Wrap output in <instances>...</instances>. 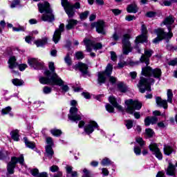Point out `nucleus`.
<instances>
[{"instance_id":"nucleus-1","label":"nucleus","mask_w":177,"mask_h":177,"mask_svg":"<svg viewBox=\"0 0 177 177\" xmlns=\"http://www.w3.org/2000/svg\"><path fill=\"white\" fill-rule=\"evenodd\" d=\"M141 74L147 78L141 77L138 87L141 93H145L146 91L148 92L151 91L150 85H153L156 82V80H161L162 72L158 68L153 69L147 65L146 67L142 68Z\"/></svg>"},{"instance_id":"nucleus-2","label":"nucleus","mask_w":177,"mask_h":177,"mask_svg":"<svg viewBox=\"0 0 177 177\" xmlns=\"http://www.w3.org/2000/svg\"><path fill=\"white\" fill-rule=\"evenodd\" d=\"M174 23H175V17L172 15L165 18L160 26L161 27L166 26L169 32H165L162 28H158L155 30V32L158 37L153 39V44H158V42H160L162 39H166L167 42H168V41L174 37V34L172 33V28L175 27V26L173 25Z\"/></svg>"},{"instance_id":"nucleus-3","label":"nucleus","mask_w":177,"mask_h":177,"mask_svg":"<svg viewBox=\"0 0 177 177\" xmlns=\"http://www.w3.org/2000/svg\"><path fill=\"white\" fill-rule=\"evenodd\" d=\"M49 70H46L44 73L46 77H40L39 81L40 84L43 85H48V84H56V82H58V84H62V78L57 75L56 73L55 63L49 62L48 64Z\"/></svg>"},{"instance_id":"nucleus-4","label":"nucleus","mask_w":177,"mask_h":177,"mask_svg":"<svg viewBox=\"0 0 177 177\" xmlns=\"http://www.w3.org/2000/svg\"><path fill=\"white\" fill-rule=\"evenodd\" d=\"M37 6L40 13L44 12L41 16L42 21H48V23L55 21V15H53V11L50 8V5L48 2L45 1L44 3H40Z\"/></svg>"},{"instance_id":"nucleus-5","label":"nucleus","mask_w":177,"mask_h":177,"mask_svg":"<svg viewBox=\"0 0 177 177\" xmlns=\"http://www.w3.org/2000/svg\"><path fill=\"white\" fill-rule=\"evenodd\" d=\"M71 106H73L69 111V114L68 115V120L73 121V122H76L78 124V121H81L82 120V115L81 114H78V109L75 107L77 106V101L71 100Z\"/></svg>"},{"instance_id":"nucleus-6","label":"nucleus","mask_w":177,"mask_h":177,"mask_svg":"<svg viewBox=\"0 0 177 177\" xmlns=\"http://www.w3.org/2000/svg\"><path fill=\"white\" fill-rule=\"evenodd\" d=\"M79 128H84V131L86 135H91L95 132V129L99 130V124L97 122L91 120L85 124V122L81 120L78 124Z\"/></svg>"},{"instance_id":"nucleus-7","label":"nucleus","mask_w":177,"mask_h":177,"mask_svg":"<svg viewBox=\"0 0 177 177\" xmlns=\"http://www.w3.org/2000/svg\"><path fill=\"white\" fill-rule=\"evenodd\" d=\"M125 111L129 114H133L135 110H140L142 109V103L138 100L129 99L125 101Z\"/></svg>"},{"instance_id":"nucleus-8","label":"nucleus","mask_w":177,"mask_h":177,"mask_svg":"<svg viewBox=\"0 0 177 177\" xmlns=\"http://www.w3.org/2000/svg\"><path fill=\"white\" fill-rule=\"evenodd\" d=\"M17 162L21 165H24V156L23 155H21L19 158L15 156L11 158V161L7 165V170L10 175L15 174V168H16Z\"/></svg>"},{"instance_id":"nucleus-9","label":"nucleus","mask_w":177,"mask_h":177,"mask_svg":"<svg viewBox=\"0 0 177 177\" xmlns=\"http://www.w3.org/2000/svg\"><path fill=\"white\" fill-rule=\"evenodd\" d=\"M8 67L10 68V70H12L11 72L13 73V74L17 75L19 74V72L17 71H14L15 68L18 67L20 71H24L28 66L26 64H19L17 62H16V57H11L8 59Z\"/></svg>"},{"instance_id":"nucleus-10","label":"nucleus","mask_w":177,"mask_h":177,"mask_svg":"<svg viewBox=\"0 0 177 177\" xmlns=\"http://www.w3.org/2000/svg\"><path fill=\"white\" fill-rule=\"evenodd\" d=\"M129 39H131L130 34L126 33L123 35L122 38L123 55H129L130 52H132V46Z\"/></svg>"},{"instance_id":"nucleus-11","label":"nucleus","mask_w":177,"mask_h":177,"mask_svg":"<svg viewBox=\"0 0 177 177\" xmlns=\"http://www.w3.org/2000/svg\"><path fill=\"white\" fill-rule=\"evenodd\" d=\"M113 73V65L111 64H108L105 71L98 73V84H104L106 82V77H110Z\"/></svg>"},{"instance_id":"nucleus-12","label":"nucleus","mask_w":177,"mask_h":177,"mask_svg":"<svg viewBox=\"0 0 177 177\" xmlns=\"http://www.w3.org/2000/svg\"><path fill=\"white\" fill-rule=\"evenodd\" d=\"M83 42L86 46V52H92V48L94 50H99L103 48V45L101 43L93 44V41L89 39H84Z\"/></svg>"},{"instance_id":"nucleus-13","label":"nucleus","mask_w":177,"mask_h":177,"mask_svg":"<svg viewBox=\"0 0 177 177\" xmlns=\"http://www.w3.org/2000/svg\"><path fill=\"white\" fill-rule=\"evenodd\" d=\"M135 42L136 44H143V42H147V28H146V26L142 25L141 35L136 37Z\"/></svg>"},{"instance_id":"nucleus-14","label":"nucleus","mask_w":177,"mask_h":177,"mask_svg":"<svg viewBox=\"0 0 177 177\" xmlns=\"http://www.w3.org/2000/svg\"><path fill=\"white\" fill-rule=\"evenodd\" d=\"M153 53H154L153 50L145 49L144 54H142L140 58L141 63H145L146 66H149V64H150V58Z\"/></svg>"},{"instance_id":"nucleus-15","label":"nucleus","mask_w":177,"mask_h":177,"mask_svg":"<svg viewBox=\"0 0 177 177\" xmlns=\"http://www.w3.org/2000/svg\"><path fill=\"white\" fill-rule=\"evenodd\" d=\"M96 28L97 32L98 34H102V35H106V30H104V27H106V24L103 21H98L97 22H94L91 24L92 28Z\"/></svg>"},{"instance_id":"nucleus-16","label":"nucleus","mask_w":177,"mask_h":177,"mask_svg":"<svg viewBox=\"0 0 177 177\" xmlns=\"http://www.w3.org/2000/svg\"><path fill=\"white\" fill-rule=\"evenodd\" d=\"M149 149L150 151L152 152V154H154L156 158L162 160V153H161V151H160V149L156 142H151L149 146Z\"/></svg>"},{"instance_id":"nucleus-17","label":"nucleus","mask_w":177,"mask_h":177,"mask_svg":"<svg viewBox=\"0 0 177 177\" xmlns=\"http://www.w3.org/2000/svg\"><path fill=\"white\" fill-rule=\"evenodd\" d=\"M63 31H64V24H60L59 28L55 30L53 37V41L55 44H57V42L60 41L62 32H63Z\"/></svg>"},{"instance_id":"nucleus-18","label":"nucleus","mask_w":177,"mask_h":177,"mask_svg":"<svg viewBox=\"0 0 177 177\" xmlns=\"http://www.w3.org/2000/svg\"><path fill=\"white\" fill-rule=\"evenodd\" d=\"M28 64L32 68L35 70H38V68H41L42 66H44V63L38 60V59L35 58H30L28 59Z\"/></svg>"},{"instance_id":"nucleus-19","label":"nucleus","mask_w":177,"mask_h":177,"mask_svg":"<svg viewBox=\"0 0 177 177\" xmlns=\"http://www.w3.org/2000/svg\"><path fill=\"white\" fill-rule=\"evenodd\" d=\"M62 5L64 8V10L69 17H73L74 15V11L73 10V8L70 5L68 0H62Z\"/></svg>"},{"instance_id":"nucleus-20","label":"nucleus","mask_w":177,"mask_h":177,"mask_svg":"<svg viewBox=\"0 0 177 177\" xmlns=\"http://www.w3.org/2000/svg\"><path fill=\"white\" fill-rule=\"evenodd\" d=\"M75 70H80L82 75H88V65L79 62L74 66Z\"/></svg>"},{"instance_id":"nucleus-21","label":"nucleus","mask_w":177,"mask_h":177,"mask_svg":"<svg viewBox=\"0 0 177 177\" xmlns=\"http://www.w3.org/2000/svg\"><path fill=\"white\" fill-rule=\"evenodd\" d=\"M167 175H169V176H176V169L172 162L171 160L169 161V165L166 170Z\"/></svg>"},{"instance_id":"nucleus-22","label":"nucleus","mask_w":177,"mask_h":177,"mask_svg":"<svg viewBox=\"0 0 177 177\" xmlns=\"http://www.w3.org/2000/svg\"><path fill=\"white\" fill-rule=\"evenodd\" d=\"M65 169L66 171V177H77V176H78V173L75 171H73L72 166L66 165Z\"/></svg>"},{"instance_id":"nucleus-23","label":"nucleus","mask_w":177,"mask_h":177,"mask_svg":"<svg viewBox=\"0 0 177 177\" xmlns=\"http://www.w3.org/2000/svg\"><path fill=\"white\" fill-rule=\"evenodd\" d=\"M62 82L60 83V84H59L58 82H55V84H48V85H52V86H55L56 85L57 86L61 87L62 92H68L70 88L67 84H64V81H63V80H62Z\"/></svg>"},{"instance_id":"nucleus-24","label":"nucleus","mask_w":177,"mask_h":177,"mask_svg":"<svg viewBox=\"0 0 177 177\" xmlns=\"http://www.w3.org/2000/svg\"><path fill=\"white\" fill-rule=\"evenodd\" d=\"M109 102H111V104L113 106V107H115V109H117V110H118L119 111H122V106L117 103V100H115V97H114V96L109 97Z\"/></svg>"},{"instance_id":"nucleus-25","label":"nucleus","mask_w":177,"mask_h":177,"mask_svg":"<svg viewBox=\"0 0 177 177\" xmlns=\"http://www.w3.org/2000/svg\"><path fill=\"white\" fill-rule=\"evenodd\" d=\"M156 102L160 107H163V109H168V103L167 100L161 99L160 97L156 98Z\"/></svg>"},{"instance_id":"nucleus-26","label":"nucleus","mask_w":177,"mask_h":177,"mask_svg":"<svg viewBox=\"0 0 177 177\" xmlns=\"http://www.w3.org/2000/svg\"><path fill=\"white\" fill-rule=\"evenodd\" d=\"M35 44H36L37 48L45 46V45L48 44V37H42L41 39L35 40Z\"/></svg>"},{"instance_id":"nucleus-27","label":"nucleus","mask_w":177,"mask_h":177,"mask_svg":"<svg viewBox=\"0 0 177 177\" xmlns=\"http://www.w3.org/2000/svg\"><path fill=\"white\" fill-rule=\"evenodd\" d=\"M68 24L66 26V30H71L78 24V21L73 19L67 20Z\"/></svg>"},{"instance_id":"nucleus-28","label":"nucleus","mask_w":177,"mask_h":177,"mask_svg":"<svg viewBox=\"0 0 177 177\" xmlns=\"http://www.w3.org/2000/svg\"><path fill=\"white\" fill-rule=\"evenodd\" d=\"M127 10L128 13H138L139 8L136 3H132L127 6Z\"/></svg>"},{"instance_id":"nucleus-29","label":"nucleus","mask_w":177,"mask_h":177,"mask_svg":"<svg viewBox=\"0 0 177 177\" xmlns=\"http://www.w3.org/2000/svg\"><path fill=\"white\" fill-rule=\"evenodd\" d=\"M24 142L26 147H28V149H31L32 150L35 149V142L30 141L27 137L24 138Z\"/></svg>"},{"instance_id":"nucleus-30","label":"nucleus","mask_w":177,"mask_h":177,"mask_svg":"<svg viewBox=\"0 0 177 177\" xmlns=\"http://www.w3.org/2000/svg\"><path fill=\"white\" fill-rule=\"evenodd\" d=\"M53 154L55 152L53 151V149H52L51 146H46V155L49 160H51L52 157H53Z\"/></svg>"},{"instance_id":"nucleus-31","label":"nucleus","mask_w":177,"mask_h":177,"mask_svg":"<svg viewBox=\"0 0 177 177\" xmlns=\"http://www.w3.org/2000/svg\"><path fill=\"white\" fill-rule=\"evenodd\" d=\"M10 136L12 139L15 140V142H19L20 140V136L19 135V130H13L10 132Z\"/></svg>"},{"instance_id":"nucleus-32","label":"nucleus","mask_w":177,"mask_h":177,"mask_svg":"<svg viewBox=\"0 0 177 177\" xmlns=\"http://www.w3.org/2000/svg\"><path fill=\"white\" fill-rule=\"evenodd\" d=\"M11 111L12 108L10 106H7L6 109L1 110V114L2 115L9 114L10 117H13V113H10Z\"/></svg>"},{"instance_id":"nucleus-33","label":"nucleus","mask_w":177,"mask_h":177,"mask_svg":"<svg viewBox=\"0 0 177 177\" xmlns=\"http://www.w3.org/2000/svg\"><path fill=\"white\" fill-rule=\"evenodd\" d=\"M172 151H174V149L169 145H165L164 147V153L166 156H171L172 154Z\"/></svg>"},{"instance_id":"nucleus-34","label":"nucleus","mask_w":177,"mask_h":177,"mask_svg":"<svg viewBox=\"0 0 177 177\" xmlns=\"http://www.w3.org/2000/svg\"><path fill=\"white\" fill-rule=\"evenodd\" d=\"M12 82L15 86H21V85H24V81L17 78L13 79Z\"/></svg>"},{"instance_id":"nucleus-35","label":"nucleus","mask_w":177,"mask_h":177,"mask_svg":"<svg viewBox=\"0 0 177 177\" xmlns=\"http://www.w3.org/2000/svg\"><path fill=\"white\" fill-rule=\"evenodd\" d=\"M50 132L53 136L59 137L62 135V130L57 129H53Z\"/></svg>"},{"instance_id":"nucleus-36","label":"nucleus","mask_w":177,"mask_h":177,"mask_svg":"<svg viewBox=\"0 0 177 177\" xmlns=\"http://www.w3.org/2000/svg\"><path fill=\"white\" fill-rule=\"evenodd\" d=\"M118 88L120 92H127V85L122 82L118 83Z\"/></svg>"},{"instance_id":"nucleus-37","label":"nucleus","mask_w":177,"mask_h":177,"mask_svg":"<svg viewBox=\"0 0 177 177\" xmlns=\"http://www.w3.org/2000/svg\"><path fill=\"white\" fill-rule=\"evenodd\" d=\"M69 5L71 6L72 10H73V15L72 17H70L68 15V17L69 18L74 17V15H75V11L74 10V8L75 9H80L81 8V4H80V3L77 2V3H75L74 6L71 5L70 3H69Z\"/></svg>"},{"instance_id":"nucleus-38","label":"nucleus","mask_w":177,"mask_h":177,"mask_svg":"<svg viewBox=\"0 0 177 177\" xmlns=\"http://www.w3.org/2000/svg\"><path fill=\"white\" fill-rule=\"evenodd\" d=\"M167 95V102L169 103H172V97H174V93H172V90L168 89Z\"/></svg>"},{"instance_id":"nucleus-39","label":"nucleus","mask_w":177,"mask_h":177,"mask_svg":"<svg viewBox=\"0 0 177 177\" xmlns=\"http://www.w3.org/2000/svg\"><path fill=\"white\" fill-rule=\"evenodd\" d=\"M145 133L148 138H153L154 136V131H153L151 129H146Z\"/></svg>"},{"instance_id":"nucleus-40","label":"nucleus","mask_w":177,"mask_h":177,"mask_svg":"<svg viewBox=\"0 0 177 177\" xmlns=\"http://www.w3.org/2000/svg\"><path fill=\"white\" fill-rule=\"evenodd\" d=\"M43 93H44V95H49L50 93H52V88L48 86H44L43 88Z\"/></svg>"},{"instance_id":"nucleus-41","label":"nucleus","mask_w":177,"mask_h":177,"mask_svg":"<svg viewBox=\"0 0 177 177\" xmlns=\"http://www.w3.org/2000/svg\"><path fill=\"white\" fill-rule=\"evenodd\" d=\"M136 142L137 143H138V145H140V147H143V146H145V143L143 140V138H140V137H137L136 138Z\"/></svg>"},{"instance_id":"nucleus-42","label":"nucleus","mask_w":177,"mask_h":177,"mask_svg":"<svg viewBox=\"0 0 177 177\" xmlns=\"http://www.w3.org/2000/svg\"><path fill=\"white\" fill-rule=\"evenodd\" d=\"M17 6H20V0H14L10 5V8L13 9L17 8Z\"/></svg>"},{"instance_id":"nucleus-43","label":"nucleus","mask_w":177,"mask_h":177,"mask_svg":"<svg viewBox=\"0 0 177 177\" xmlns=\"http://www.w3.org/2000/svg\"><path fill=\"white\" fill-rule=\"evenodd\" d=\"M12 30L16 32L26 31V26H19L18 27H12Z\"/></svg>"},{"instance_id":"nucleus-44","label":"nucleus","mask_w":177,"mask_h":177,"mask_svg":"<svg viewBox=\"0 0 177 177\" xmlns=\"http://www.w3.org/2000/svg\"><path fill=\"white\" fill-rule=\"evenodd\" d=\"M125 125L127 129H131L133 127V120H126Z\"/></svg>"},{"instance_id":"nucleus-45","label":"nucleus","mask_w":177,"mask_h":177,"mask_svg":"<svg viewBox=\"0 0 177 177\" xmlns=\"http://www.w3.org/2000/svg\"><path fill=\"white\" fill-rule=\"evenodd\" d=\"M133 151L136 156H140L142 154V149L140 147H134Z\"/></svg>"},{"instance_id":"nucleus-46","label":"nucleus","mask_w":177,"mask_h":177,"mask_svg":"<svg viewBox=\"0 0 177 177\" xmlns=\"http://www.w3.org/2000/svg\"><path fill=\"white\" fill-rule=\"evenodd\" d=\"M102 165L106 166V165H110V164H111V161L110 160V159L107 158H104L102 162H101Z\"/></svg>"},{"instance_id":"nucleus-47","label":"nucleus","mask_w":177,"mask_h":177,"mask_svg":"<svg viewBox=\"0 0 177 177\" xmlns=\"http://www.w3.org/2000/svg\"><path fill=\"white\" fill-rule=\"evenodd\" d=\"M105 108L108 113H114V107H113L110 104H106Z\"/></svg>"},{"instance_id":"nucleus-48","label":"nucleus","mask_w":177,"mask_h":177,"mask_svg":"<svg viewBox=\"0 0 177 177\" xmlns=\"http://www.w3.org/2000/svg\"><path fill=\"white\" fill-rule=\"evenodd\" d=\"M28 131H30V136H32V138H37V136H38V134H36L34 131L32 130V127L31 126H29L27 127Z\"/></svg>"},{"instance_id":"nucleus-49","label":"nucleus","mask_w":177,"mask_h":177,"mask_svg":"<svg viewBox=\"0 0 177 177\" xmlns=\"http://www.w3.org/2000/svg\"><path fill=\"white\" fill-rule=\"evenodd\" d=\"M30 174L32 176L37 177L39 175V170H38V169H32L30 170Z\"/></svg>"},{"instance_id":"nucleus-50","label":"nucleus","mask_w":177,"mask_h":177,"mask_svg":"<svg viewBox=\"0 0 177 177\" xmlns=\"http://www.w3.org/2000/svg\"><path fill=\"white\" fill-rule=\"evenodd\" d=\"M75 57L77 60H80V59H84V53H82V51L75 53Z\"/></svg>"},{"instance_id":"nucleus-51","label":"nucleus","mask_w":177,"mask_h":177,"mask_svg":"<svg viewBox=\"0 0 177 177\" xmlns=\"http://www.w3.org/2000/svg\"><path fill=\"white\" fill-rule=\"evenodd\" d=\"M46 142L47 143V146H50L52 147V146H53V139H52V138L50 137H47L46 138Z\"/></svg>"},{"instance_id":"nucleus-52","label":"nucleus","mask_w":177,"mask_h":177,"mask_svg":"<svg viewBox=\"0 0 177 177\" xmlns=\"http://www.w3.org/2000/svg\"><path fill=\"white\" fill-rule=\"evenodd\" d=\"M65 63L68 64V66H71V58L70 57V55L67 54L64 58Z\"/></svg>"},{"instance_id":"nucleus-53","label":"nucleus","mask_w":177,"mask_h":177,"mask_svg":"<svg viewBox=\"0 0 177 177\" xmlns=\"http://www.w3.org/2000/svg\"><path fill=\"white\" fill-rule=\"evenodd\" d=\"M127 21H132V20H136V17L133 15H127L125 17Z\"/></svg>"},{"instance_id":"nucleus-54","label":"nucleus","mask_w":177,"mask_h":177,"mask_svg":"<svg viewBox=\"0 0 177 177\" xmlns=\"http://www.w3.org/2000/svg\"><path fill=\"white\" fill-rule=\"evenodd\" d=\"M83 173H84V175L82 177H91V173L89 172V171L87 169H84Z\"/></svg>"},{"instance_id":"nucleus-55","label":"nucleus","mask_w":177,"mask_h":177,"mask_svg":"<svg viewBox=\"0 0 177 177\" xmlns=\"http://www.w3.org/2000/svg\"><path fill=\"white\" fill-rule=\"evenodd\" d=\"M167 50H177V46L174 47V46L172 44H167Z\"/></svg>"},{"instance_id":"nucleus-56","label":"nucleus","mask_w":177,"mask_h":177,"mask_svg":"<svg viewBox=\"0 0 177 177\" xmlns=\"http://www.w3.org/2000/svg\"><path fill=\"white\" fill-rule=\"evenodd\" d=\"M160 3L162 6H171V1H160Z\"/></svg>"},{"instance_id":"nucleus-57","label":"nucleus","mask_w":177,"mask_h":177,"mask_svg":"<svg viewBox=\"0 0 177 177\" xmlns=\"http://www.w3.org/2000/svg\"><path fill=\"white\" fill-rule=\"evenodd\" d=\"M109 82H111L112 85H114V84L117 82V77H114L113 76H109Z\"/></svg>"},{"instance_id":"nucleus-58","label":"nucleus","mask_w":177,"mask_h":177,"mask_svg":"<svg viewBox=\"0 0 177 177\" xmlns=\"http://www.w3.org/2000/svg\"><path fill=\"white\" fill-rule=\"evenodd\" d=\"M50 171L51 172H57V171H59V167L57 165H53L50 167Z\"/></svg>"},{"instance_id":"nucleus-59","label":"nucleus","mask_w":177,"mask_h":177,"mask_svg":"<svg viewBox=\"0 0 177 177\" xmlns=\"http://www.w3.org/2000/svg\"><path fill=\"white\" fill-rule=\"evenodd\" d=\"M88 15H89V11H86L84 12H82L80 15V19H86V17H88Z\"/></svg>"},{"instance_id":"nucleus-60","label":"nucleus","mask_w":177,"mask_h":177,"mask_svg":"<svg viewBox=\"0 0 177 177\" xmlns=\"http://www.w3.org/2000/svg\"><path fill=\"white\" fill-rule=\"evenodd\" d=\"M111 59L113 62H115V60H117V55H115L114 51L111 52Z\"/></svg>"},{"instance_id":"nucleus-61","label":"nucleus","mask_w":177,"mask_h":177,"mask_svg":"<svg viewBox=\"0 0 177 177\" xmlns=\"http://www.w3.org/2000/svg\"><path fill=\"white\" fill-rule=\"evenodd\" d=\"M150 124H151V120H150V117H147L145 120V125L146 127H149V125H150Z\"/></svg>"},{"instance_id":"nucleus-62","label":"nucleus","mask_w":177,"mask_h":177,"mask_svg":"<svg viewBox=\"0 0 177 177\" xmlns=\"http://www.w3.org/2000/svg\"><path fill=\"white\" fill-rule=\"evenodd\" d=\"M113 13L115 15V16H118V15H121V10L119 9H113L112 10Z\"/></svg>"},{"instance_id":"nucleus-63","label":"nucleus","mask_w":177,"mask_h":177,"mask_svg":"<svg viewBox=\"0 0 177 177\" xmlns=\"http://www.w3.org/2000/svg\"><path fill=\"white\" fill-rule=\"evenodd\" d=\"M150 120H151V124H152V125L154 124H157L158 119L156 117H151L150 118Z\"/></svg>"},{"instance_id":"nucleus-64","label":"nucleus","mask_w":177,"mask_h":177,"mask_svg":"<svg viewBox=\"0 0 177 177\" xmlns=\"http://www.w3.org/2000/svg\"><path fill=\"white\" fill-rule=\"evenodd\" d=\"M102 174L104 175V176H109V170L106 168H103L102 169Z\"/></svg>"}]
</instances>
